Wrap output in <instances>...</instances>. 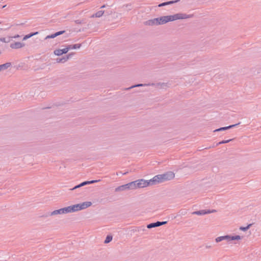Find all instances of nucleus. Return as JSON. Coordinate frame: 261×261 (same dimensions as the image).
I'll use <instances>...</instances> for the list:
<instances>
[{
  "label": "nucleus",
  "instance_id": "39448f33",
  "mask_svg": "<svg viewBox=\"0 0 261 261\" xmlns=\"http://www.w3.org/2000/svg\"><path fill=\"white\" fill-rule=\"evenodd\" d=\"M148 85H151V86H154L158 88H165L166 87H170L171 85L170 82L164 83V82H159L158 83H149Z\"/></svg>",
  "mask_w": 261,
  "mask_h": 261
},
{
  "label": "nucleus",
  "instance_id": "412c9836",
  "mask_svg": "<svg viewBox=\"0 0 261 261\" xmlns=\"http://www.w3.org/2000/svg\"><path fill=\"white\" fill-rule=\"evenodd\" d=\"M149 85V83L145 84H137L135 85H133L129 88H126L125 90H128L130 89L134 88L135 87H142V86H150V85Z\"/></svg>",
  "mask_w": 261,
  "mask_h": 261
},
{
  "label": "nucleus",
  "instance_id": "20e7f679",
  "mask_svg": "<svg viewBox=\"0 0 261 261\" xmlns=\"http://www.w3.org/2000/svg\"><path fill=\"white\" fill-rule=\"evenodd\" d=\"M136 182L138 188H143L150 185H154V182L152 181V178L149 180L144 179H138L136 180Z\"/></svg>",
  "mask_w": 261,
  "mask_h": 261
},
{
  "label": "nucleus",
  "instance_id": "4c0bfd02",
  "mask_svg": "<svg viewBox=\"0 0 261 261\" xmlns=\"http://www.w3.org/2000/svg\"><path fill=\"white\" fill-rule=\"evenodd\" d=\"M6 5H5V6H4L3 7V8H5V7H6Z\"/></svg>",
  "mask_w": 261,
  "mask_h": 261
},
{
  "label": "nucleus",
  "instance_id": "4be33fe9",
  "mask_svg": "<svg viewBox=\"0 0 261 261\" xmlns=\"http://www.w3.org/2000/svg\"><path fill=\"white\" fill-rule=\"evenodd\" d=\"M66 61H67V60H66V59L65 56L62 58H57L56 59V62L57 63H64Z\"/></svg>",
  "mask_w": 261,
  "mask_h": 261
},
{
  "label": "nucleus",
  "instance_id": "a211bd4d",
  "mask_svg": "<svg viewBox=\"0 0 261 261\" xmlns=\"http://www.w3.org/2000/svg\"><path fill=\"white\" fill-rule=\"evenodd\" d=\"M11 66V63L8 62L4 64L0 65V71L7 69Z\"/></svg>",
  "mask_w": 261,
  "mask_h": 261
},
{
  "label": "nucleus",
  "instance_id": "dca6fc26",
  "mask_svg": "<svg viewBox=\"0 0 261 261\" xmlns=\"http://www.w3.org/2000/svg\"><path fill=\"white\" fill-rule=\"evenodd\" d=\"M128 186L127 185V184L125 185H123L120 186L118 187L115 189L116 192H119V191H123L125 190H128Z\"/></svg>",
  "mask_w": 261,
  "mask_h": 261
},
{
  "label": "nucleus",
  "instance_id": "4468645a",
  "mask_svg": "<svg viewBox=\"0 0 261 261\" xmlns=\"http://www.w3.org/2000/svg\"><path fill=\"white\" fill-rule=\"evenodd\" d=\"M62 211L61 209L60 208L59 210H55L50 213H49L47 214L46 216H52L54 215H62Z\"/></svg>",
  "mask_w": 261,
  "mask_h": 261
},
{
  "label": "nucleus",
  "instance_id": "ddd939ff",
  "mask_svg": "<svg viewBox=\"0 0 261 261\" xmlns=\"http://www.w3.org/2000/svg\"><path fill=\"white\" fill-rule=\"evenodd\" d=\"M158 23H159V21H158V18H154L152 19L149 20L146 22V24L149 25H159Z\"/></svg>",
  "mask_w": 261,
  "mask_h": 261
},
{
  "label": "nucleus",
  "instance_id": "c9c22d12",
  "mask_svg": "<svg viewBox=\"0 0 261 261\" xmlns=\"http://www.w3.org/2000/svg\"><path fill=\"white\" fill-rule=\"evenodd\" d=\"M211 247H212V246H211V245H206L205 246L206 248H211Z\"/></svg>",
  "mask_w": 261,
  "mask_h": 261
},
{
  "label": "nucleus",
  "instance_id": "9b49d317",
  "mask_svg": "<svg viewBox=\"0 0 261 261\" xmlns=\"http://www.w3.org/2000/svg\"><path fill=\"white\" fill-rule=\"evenodd\" d=\"M240 123H238L237 124H233V125H229L228 126L220 127L219 128L215 129V130H214V132H219V131H222V130H227L228 129H230V128H233V127H235L236 126L239 125Z\"/></svg>",
  "mask_w": 261,
  "mask_h": 261
},
{
  "label": "nucleus",
  "instance_id": "0eeeda50",
  "mask_svg": "<svg viewBox=\"0 0 261 261\" xmlns=\"http://www.w3.org/2000/svg\"><path fill=\"white\" fill-rule=\"evenodd\" d=\"M242 239L240 236L237 235L235 236H231L229 235L224 236V240H226L228 242L233 240H239Z\"/></svg>",
  "mask_w": 261,
  "mask_h": 261
},
{
  "label": "nucleus",
  "instance_id": "2eb2a0df",
  "mask_svg": "<svg viewBox=\"0 0 261 261\" xmlns=\"http://www.w3.org/2000/svg\"><path fill=\"white\" fill-rule=\"evenodd\" d=\"M128 189H137L136 180L127 184Z\"/></svg>",
  "mask_w": 261,
  "mask_h": 261
},
{
  "label": "nucleus",
  "instance_id": "f03ea898",
  "mask_svg": "<svg viewBox=\"0 0 261 261\" xmlns=\"http://www.w3.org/2000/svg\"><path fill=\"white\" fill-rule=\"evenodd\" d=\"M92 205L91 202L86 201L72 205L61 208L62 214L76 212L87 208Z\"/></svg>",
  "mask_w": 261,
  "mask_h": 261
},
{
  "label": "nucleus",
  "instance_id": "b1692460",
  "mask_svg": "<svg viewBox=\"0 0 261 261\" xmlns=\"http://www.w3.org/2000/svg\"><path fill=\"white\" fill-rule=\"evenodd\" d=\"M252 225L251 224H248L246 227H240V229L242 230V231H246L248 229H249V228L250 227V226Z\"/></svg>",
  "mask_w": 261,
  "mask_h": 261
},
{
  "label": "nucleus",
  "instance_id": "f704fd0d",
  "mask_svg": "<svg viewBox=\"0 0 261 261\" xmlns=\"http://www.w3.org/2000/svg\"><path fill=\"white\" fill-rule=\"evenodd\" d=\"M20 36L19 35H15V36L14 37H12V38H17L18 37H19Z\"/></svg>",
  "mask_w": 261,
  "mask_h": 261
},
{
  "label": "nucleus",
  "instance_id": "1a4fd4ad",
  "mask_svg": "<svg viewBox=\"0 0 261 261\" xmlns=\"http://www.w3.org/2000/svg\"><path fill=\"white\" fill-rule=\"evenodd\" d=\"M216 212L215 210H213L212 211L210 210H200L198 211H195L192 213V214L193 215H204L207 214H210L212 212Z\"/></svg>",
  "mask_w": 261,
  "mask_h": 261
},
{
  "label": "nucleus",
  "instance_id": "f8f14e48",
  "mask_svg": "<svg viewBox=\"0 0 261 261\" xmlns=\"http://www.w3.org/2000/svg\"><path fill=\"white\" fill-rule=\"evenodd\" d=\"M65 32V31H61L56 32L55 34H51L50 35H48L45 37V39L46 40V39H50V38H54L58 36L63 34Z\"/></svg>",
  "mask_w": 261,
  "mask_h": 261
},
{
  "label": "nucleus",
  "instance_id": "2f4dec72",
  "mask_svg": "<svg viewBox=\"0 0 261 261\" xmlns=\"http://www.w3.org/2000/svg\"><path fill=\"white\" fill-rule=\"evenodd\" d=\"M80 187H81V186H80V184H79V185H77V186H75L74 188H72V189H71V190H75V189H77V188H80Z\"/></svg>",
  "mask_w": 261,
  "mask_h": 261
},
{
  "label": "nucleus",
  "instance_id": "bb28decb",
  "mask_svg": "<svg viewBox=\"0 0 261 261\" xmlns=\"http://www.w3.org/2000/svg\"><path fill=\"white\" fill-rule=\"evenodd\" d=\"M179 1H180V0L168 1V2H166V4H167V5H171V4H173L174 3H177Z\"/></svg>",
  "mask_w": 261,
  "mask_h": 261
},
{
  "label": "nucleus",
  "instance_id": "e433bc0d",
  "mask_svg": "<svg viewBox=\"0 0 261 261\" xmlns=\"http://www.w3.org/2000/svg\"><path fill=\"white\" fill-rule=\"evenodd\" d=\"M106 6L105 5H103L100 8H105Z\"/></svg>",
  "mask_w": 261,
  "mask_h": 261
},
{
  "label": "nucleus",
  "instance_id": "7ed1b4c3",
  "mask_svg": "<svg viewBox=\"0 0 261 261\" xmlns=\"http://www.w3.org/2000/svg\"><path fill=\"white\" fill-rule=\"evenodd\" d=\"M175 177L174 173L172 171L166 172L162 174L155 175L152 178V181L154 185L163 182L173 179Z\"/></svg>",
  "mask_w": 261,
  "mask_h": 261
},
{
  "label": "nucleus",
  "instance_id": "6e6552de",
  "mask_svg": "<svg viewBox=\"0 0 261 261\" xmlns=\"http://www.w3.org/2000/svg\"><path fill=\"white\" fill-rule=\"evenodd\" d=\"M67 46L63 49H57L54 50V53L56 56H61L63 54H65L68 52Z\"/></svg>",
  "mask_w": 261,
  "mask_h": 261
},
{
  "label": "nucleus",
  "instance_id": "423d86ee",
  "mask_svg": "<svg viewBox=\"0 0 261 261\" xmlns=\"http://www.w3.org/2000/svg\"><path fill=\"white\" fill-rule=\"evenodd\" d=\"M167 223V221H163V222L157 221L156 222L151 223L148 224L147 225V228L150 229L152 228H154V227H158V226L164 225V224H166Z\"/></svg>",
  "mask_w": 261,
  "mask_h": 261
},
{
  "label": "nucleus",
  "instance_id": "f3484780",
  "mask_svg": "<svg viewBox=\"0 0 261 261\" xmlns=\"http://www.w3.org/2000/svg\"><path fill=\"white\" fill-rule=\"evenodd\" d=\"M66 46L68 49V51H69V50L72 49L80 48L81 46V44H75L73 45H68Z\"/></svg>",
  "mask_w": 261,
  "mask_h": 261
},
{
  "label": "nucleus",
  "instance_id": "a878e982",
  "mask_svg": "<svg viewBox=\"0 0 261 261\" xmlns=\"http://www.w3.org/2000/svg\"><path fill=\"white\" fill-rule=\"evenodd\" d=\"M231 140H232V139H229V140H223L221 142H219V143H218L217 144V145H219L220 144H225V143H228L230 141H231Z\"/></svg>",
  "mask_w": 261,
  "mask_h": 261
},
{
  "label": "nucleus",
  "instance_id": "9d476101",
  "mask_svg": "<svg viewBox=\"0 0 261 261\" xmlns=\"http://www.w3.org/2000/svg\"><path fill=\"white\" fill-rule=\"evenodd\" d=\"M24 46V44L19 42H15L10 44V47L12 48L18 49L21 48Z\"/></svg>",
  "mask_w": 261,
  "mask_h": 261
},
{
  "label": "nucleus",
  "instance_id": "c85d7f7f",
  "mask_svg": "<svg viewBox=\"0 0 261 261\" xmlns=\"http://www.w3.org/2000/svg\"><path fill=\"white\" fill-rule=\"evenodd\" d=\"M74 55V53H70L68 55H66L65 57L66 60L68 61L69 59H70L72 56Z\"/></svg>",
  "mask_w": 261,
  "mask_h": 261
},
{
  "label": "nucleus",
  "instance_id": "473e14b6",
  "mask_svg": "<svg viewBox=\"0 0 261 261\" xmlns=\"http://www.w3.org/2000/svg\"><path fill=\"white\" fill-rule=\"evenodd\" d=\"M75 22L76 24H81L82 23V21L80 20H75Z\"/></svg>",
  "mask_w": 261,
  "mask_h": 261
},
{
  "label": "nucleus",
  "instance_id": "5701e85b",
  "mask_svg": "<svg viewBox=\"0 0 261 261\" xmlns=\"http://www.w3.org/2000/svg\"><path fill=\"white\" fill-rule=\"evenodd\" d=\"M0 41L5 43H8L10 41V38L2 37L0 38Z\"/></svg>",
  "mask_w": 261,
  "mask_h": 261
},
{
  "label": "nucleus",
  "instance_id": "aec40b11",
  "mask_svg": "<svg viewBox=\"0 0 261 261\" xmlns=\"http://www.w3.org/2000/svg\"><path fill=\"white\" fill-rule=\"evenodd\" d=\"M105 11L103 10H100L96 12V13L93 14L91 16V17H100L102 16L104 14Z\"/></svg>",
  "mask_w": 261,
  "mask_h": 261
},
{
  "label": "nucleus",
  "instance_id": "7c9ffc66",
  "mask_svg": "<svg viewBox=\"0 0 261 261\" xmlns=\"http://www.w3.org/2000/svg\"><path fill=\"white\" fill-rule=\"evenodd\" d=\"M165 6H167L166 2H164L163 3L160 4L158 5V7H162Z\"/></svg>",
  "mask_w": 261,
  "mask_h": 261
},
{
  "label": "nucleus",
  "instance_id": "393cba45",
  "mask_svg": "<svg viewBox=\"0 0 261 261\" xmlns=\"http://www.w3.org/2000/svg\"><path fill=\"white\" fill-rule=\"evenodd\" d=\"M112 240V236H107V237H106V239L105 241V243H109V242H110Z\"/></svg>",
  "mask_w": 261,
  "mask_h": 261
},
{
  "label": "nucleus",
  "instance_id": "72a5a7b5",
  "mask_svg": "<svg viewBox=\"0 0 261 261\" xmlns=\"http://www.w3.org/2000/svg\"><path fill=\"white\" fill-rule=\"evenodd\" d=\"M38 34V32H34V33H31V35L32 36H34V35H36L37 34Z\"/></svg>",
  "mask_w": 261,
  "mask_h": 261
},
{
  "label": "nucleus",
  "instance_id": "cd10ccee",
  "mask_svg": "<svg viewBox=\"0 0 261 261\" xmlns=\"http://www.w3.org/2000/svg\"><path fill=\"white\" fill-rule=\"evenodd\" d=\"M224 240V236H221V237H217L216 239H215V241L217 243H219L220 242H221L222 241Z\"/></svg>",
  "mask_w": 261,
  "mask_h": 261
},
{
  "label": "nucleus",
  "instance_id": "c756f323",
  "mask_svg": "<svg viewBox=\"0 0 261 261\" xmlns=\"http://www.w3.org/2000/svg\"><path fill=\"white\" fill-rule=\"evenodd\" d=\"M31 37H32V35H31V33H30V34H28V35H25V36L23 37V40H26V39H29V38H31Z\"/></svg>",
  "mask_w": 261,
  "mask_h": 261
},
{
  "label": "nucleus",
  "instance_id": "f257e3e1",
  "mask_svg": "<svg viewBox=\"0 0 261 261\" xmlns=\"http://www.w3.org/2000/svg\"><path fill=\"white\" fill-rule=\"evenodd\" d=\"M193 17L192 14L179 13L173 15L164 16L158 17L159 25L164 24L169 21H172L177 19H185Z\"/></svg>",
  "mask_w": 261,
  "mask_h": 261
},
{
  "label": "nucleus",
  "instance_id": "6ab92c4d",
  "mask_svg": "<svg viewBox=\"0 0 261 261\" xmlns=\"http://www.w3.org/2000/svg\"><path fill=\"white\" fill-rule=\"evenodd\" d=\"M99 181H100V180H90V181H84V182H82L81 184H80V186H81V187H82L84 186L91 184L95 183Z\"/></svg>",
  "mask_w": 261,
  "mask_h": 261
}]
</instances>
